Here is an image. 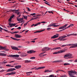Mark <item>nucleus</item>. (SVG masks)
<instances>
[{
    "label": "nucleus",
    "instance_id": "3c124183",
    "mask_svg": "<svg viewBox=\"0 0 77 77\" xmlns=\"http://www.w3.org/2000/svg\"><path fill=\"white\" fill-rule=\"evenodd\" d=\"M51 29V28H48L47 29V30H50Z\"/></svg>",
    "mask_w": 77,
    "mask_h": 77
},
{
    "label": "nucleus",
    "instance_id": "052dcab7",
    "mask_svg": "<svg viewBox=\"0 0 77 77\" xmlns=\"http://www.w3.org/2000/svg\"><path fill=\"white\" fill-rule=\"evenodd\" d=\"M17 29H21V27H19L18 28H17Z\"/></svg>",
    "mask_w": 77,
    "mask_h": 77
},
{
    "label": "nucleus",
    "instance_id": "69168bd1",
    "mask_svg": "<svg viewBox=\"0 0 77 77\" xmlns=\"http://www.w3.org/2000/svg\"><path fill=\"white\" fill-rule=\"evenodd\" d=\"M27 23H25V24H24V26H26V25H27Z\"/></svg>",
    "mask_w": 77,
    "mask_h": 77
},
{
    "label": "nucleus",
    "instance_id": "f03ea898",
    "mask_svg": "<svg viewBox=\"0 0 77 77\" xmlns=\"http://www.w3.org/2000/svg\"><path fill=\"white\" fill-rule=\"evenodd\" d=\"M72 55L71 54H66L64 56V58H65V59H69L71 58L72 57H71V56H72ZM68 57V58H67Z\"/></svg>",
    "mask_w": 77,
    "mask_h": 77
},
{
    "label": "nucleus",
    "instance_id": "9d476101",
    "mask_svg": "<svg viewBox=\"0 0 77 77\" xmlns=\"http://www.w3.org/2000/svg\"><path fill=\"white\" fill-rule=\"evenodd\" d=\"M77 47V44H75V45H72V46L70 47V48H75Z\"/></svg>",
    "mask_w": 77,
    "mask_h": 77
},
{
    "label": "nucleus",
    "instance_id": "4d7b16f0",
    "mask_svg": "<svg viewBox=\"0 0 77 77\" xmlns=\"http://www.w3.org/2000/svg\"><path fill=\"white\" fill-rule=\"evenodd\" d=\"M3 63H8V62H7V61H4L3 62Z\"/></svg>",
    "mask_w": 77,
    "mask_h": 77
},
{
    "label": "nucleus",
    "instance_id": "2eb2a0df",
    "mask_svg": "<svg viewBox=\"0 0 77 77\" xmlns=\"http://www.w3.org/2000/svg\"><path fill=\"white\" fill-rule=\"evenodd\" d=\"M11 39H13V40H15V41H20V39H18L17 38H15L12 37H11Z\"/></svg>",
    "mask_w": 77,
    "mask_h": 77
},
{
    "label": "nucleus",
    "instance_id": "6e6d98bb",
    "mask_svg": "<svg viewBox=\"0 0 77 77\" xmlns=\"http://www.w3.org/2000/svg\"><path fill=\"white\" fill-rule=\"evenodd\" d=\"M12 12V10H9V11H7V12Z\"/></svg>",
    "mask_w": 77,
    "mask_h": 77
},
{
    "label": "nucleus",
    "instance_id": "a878e982",
    "mask_svg": "<svg viewBox=\"0 0 77 77\" xmlns=\"http://www.w3.org/2000/svg\"><path fill=\"white\" fill-rule=\"evenodd\" d=\"M62 62V61L61 60H59L54 61L53 62Z\"/></svg>",
    "mask_w": 77,
    "mask_h": 77
},
{
    "label": "nucleus",
    "instance_id": "864d4df0",
    "mask_svg": "<svg viewBox=\"0 0 77 77\" xmlns=\"http://www.w3.org/2000/svg\"><path fill=\"white\" fill-rule=\"evenodd\" d=\"M14 14H13L12 16H11L10 17H11L12 18H13L14 17Z\"/></svg>",
    "mask_w": 77,
    "mask_h": 77
},
{
    "label": "nucleus",
    "instance_id": "6e6552de",
    "mask_svg": "<svg viewBox=\"0 0 77 77\" xmlns=\"http://www.w3.org/2000/svg\"><path fill=\"white\" fill-rule=\"evenodd\" d=\"M35 53V51L33 50H30L27 52V53L28 54H32V53Z\"/></svg>",
    "mask_w": 77,
    "mask_h": 77
},
{
    "label": "nucleus",
    "instance_id": "cd10ccee",
    "mask_svg": "<svg viewBox=\"0 0 77 77\" xmlns=\"http://www.w3.org/2000/svg\"><path fill=\"white\" fill-rule=\"evenodd\" d=\"M70 65V64L68 63H65L63 64V65L65 66H66V65Z\"/></svg>",
    "mask_w": 77,
    "mask_h": 77
},
{
    "label": "nucleus",
    "instance_id": "603ef678",
    "mask_svg": "<svg viewBox=\"0 0 77 77\" xmlns=\"http://www.w3.org/2000/svg\"><path fill=\"white\" fill-rule=\"evenodd\" d=\"M67 46V45H63L62 46H61V47H65V46Z\"/></svg>",
    "mask_w": 77,
    "mask_h": 77
},
{
    "label": "nucleus",
    "instance_id": "37998d69",
    "mask_svg": "<svg viewBox=\"0 0 77 77\" xmlns=\"http://www.w3.org/2000/svg\"><path fill=\"white\" fill-rule=\"evenodd\" d=\"M4 48H5V49H2V50H5V51H9V49H6V48L4 47Z\"/></svg>",
    "mask_w": 77,
    "mask_h": 77
},
{
    "label": "nucleus",
    "instance_id": "aec40b11",
    "mask_svg": "<svg viewBox=\"0 0 77 77\" xmlns=\"http://www.w3.org/2000/svg\"><path fill=\"white\" fill-rule=\"evenodd\" d=\"M4 49H5V48L0 45V50H3Z\"/></svg>",
    "mask_w": 77,
    "mask_h": 77
},
{
    "label": "nucleus",
    "instance_id": "7c9ffc66",
    "mask_svg": "<svg viewBox=\"0 0 77 77\" xmlns=\"http://www.w3.org/2000/svg\"><path fill=\"white\" fill-rule=\"evenodd\" d=\"M39 57H43V55H42V54L40 53L39 55Z\"/></svg>",
    "mask_w": 77,
    "mask_h": 77
},
{
    "label": "nucleus",
    "instance_id": "de8ad7c7",
    "mask_svg": "<svg viewBox=\"0 0 77 77\" xmlns=\"http://www.w3.org/2000/svg\"><path fill=\"white\" fill-rule=\"evenodd\" d=\"M6 66H8L9 67H10V66H11V65L9 64H8L6 65Z\"/></svg>",
    "mask_w": 77,
    "mask_h": 77
},
{
    "label": "nucleus",
    "instance_id": "7ed1b4c3",
    "mask_svg": "<svg viewBox=\"0 0 77 77\" xmlns=\"http://www.w3.org/2000/svg\"><path fill=\"white\" fill-rule=\"evenodd\" d=\"M65 51H66V50L64 49L63 50V51H62V50H61V51H58V52H55L53 53L54 54H58V53H63V52H65Z\"/></svg>",
    "mask_w": 77,
    "mask_h": 77
},
{
    "label": "nucleus",
    "instance_id": "c756f323",
    "mask_svg": "<svg viewBox=\"0 0 77 77\" xmlns=\"http://www.w3.org/2000/svg\"><path fill=\"white\" fill-rule=\"evenodd\" d=\"M72 36H77V34L73 33L71 34Z\"/></svg>",
    "mask_w": 77,
    "mask_h": 77
},
{
    "label": "nucleus",
    "instance_id": "0eeeda50",
    "mask_svg": "<svg viewBox=\"0 0 77 77\" xmlns=\"http://www.w3.org/2000/svg\"><path fill=\"white\" fill-rule=\"evenodd\" d=\"M59 35L57 34L55 35H54V36H53L51 37V39H55V38H58L59 36Z\"/></svg>",
    "mask_w": 77,
    "mask_h": 77
},
{
    "label": "nucleus",
    "instance_id": "0e129e2a",
    "mask_svg": "<svg viewBox=\"0 0 77 77\" xmlns=\"http://www.w3.org/2000/svg\"><path fill=\"white\" fill-rule=\"evenodd\" d=\"M10 32L11 33V34H14V32H11L10 31Z\"/></svg>",
    "mask_w": 77,
    "mask_h": 77
},
{
    "label": "nucleus",
    "instance_id": "f257e3e1",
    "mask_svg": "<svg viewBox=\"0 0 77 77\" xmlns=\"http://www.w3.org/2000/svg\"><path fill=\"white\" fill-rule=\"evenodd\" d=\"M66 37V35H63L59 37L57 39H55V40L57 41V40H60V41H66V40H67V39L64 38H65Z\"/></svg>",
    "mask_w": 77,
    "mask_h": 77
},
{
    "label": "nucleus",
    "instance_id": "13d9d810",
    "mask_svg": "<svg viewBox=\"0 0 77 77\" xmlns=\"http://www.w3.org/2000/svg\"><path fill=\"white\" fill-rule=\"evenodd\" d=\"M4 71V70H2L0 71V72H3Z\"/></svg>",
    "mask_w": 77,
    "mask_h": 77
},
{
    "label": "nucleus",
    "instance_id": "09e8293b",
    "mask_svg": "<svg viewBox=\"0 0 77 77\" xmlns=\"http://www.w3.org/2000/svg\"><path fill=\"white\" fill-rule=\"evenodd\" d=\"M60 71V69L57 70L56 71V72L57 73V72H59V71Z\"/></svg>",
    "mask_w": 77,
    "mask_h": 77
},
{
    "label": "nucleus",
    "instance_id": "dca6fc26",
    "mask_svg": "<svg viewBox=\"0 0 77 77\" xmlns=\"http://www.w3.org/2000/svg\"><path fill=\"white\" fill-rule=\"evenodd\" d=\"M0 56H6L7 55L4 53H0Z\"/></svg>",
    "mask_w": 77,
    "mask_h": 77
},
{
    "label": "nucleus",
    "instance_id": "4be33fe9",
    "mask_svg": "<svg viewBox=\"0 0 77 77\" xmlns=\"http://www.w3.org/2000/svg\"><path fill=\"white\" fill-rule=\"evenodd\" d=\"M50 49H51V48H49L48 47H45V50L46 51L49 50H50Z\"/></svg>",
    "mask_w": 77,
    "mask_h": 77
},
{
    "label": "nucleus",
    "instance_id": "b1692460",
    "mask_svg": "<svg viewBox=\"0 0 77 77\" xmlns=\"http://www.w3.org/2000/svg\"><path fill=\"white\" fill-rule=\"evenodd\" d=\"M74 26V24H71L69 26H68L67 28V29L68 28H69V27H72V26Z\"/></svg>",
    "mask_w": 77,
    "mask_h": 77
},
{
    "label": "nucleus",
    "instance_id": "680f3d73",
    "mask_svg": "<svg viewBox=\"0 0 77 77\" xmlns=\"http://www.w3.org/2000/svg\"><path fill=\"white\" fill-rule=\"evenodd\" d=\"M29 8H27V9H28V11H30V10L29 9Z\"/></svg>",
    "mask_w": 77,
    "mask_h": 77
},
{
    "label": "nucleus",
    "instance_id": "423d86ee",
    "mask_svg": "<svg viewBox=\"0 0 77 77\" xmlns=\"http://www.w3.org/2000/svg\"><path fill=\"white\" fill-rule=\"evenodd\" d=\"M11 47L12 50H16L17 51L20 50L18 48L16 47L11 46Z\"/></svg>",
    "mask_w": 77,
    "mask_h": 77
},
{
    "label": "nucleus",
    "instance_id": "8fccbe9b",
    "mask_svg": "<svg viewBox=\"0 0 77 77\" xmlns=\"http://www.w3.org/2000/svg\"><path fill=\"white\" fill-rule=\"evenodd\" d=\"M48 77H54V76L53 75H51Z\"/></svg>",
    "mask_w": 77,
    "mask_h": 77
},
{
    "label": "nucleus",
    "instance_id": "f704fd0d",
    "mask_svg": "<svg viewBox=\"0 0 77 77\" xmlns=\"http://www.w3.org/2000/svg\"><path fill=\"white\" fill-rule=\"evenodd\" d=\"M71 35V34H70L69 35H67V36H66V37L65 38H67V37H69V36H70Z\"/></svg>",
    "mask_w": 77,
    "mask_h": 77
},
{
    "label": "nucleus",
    "instance_id": "49530a36",
    "mask_svg": "<svg viewBox=\"0 0 77 77\" xmlns=\"http://www.w3.org/2000/svg\"><path fill=\"white\" fill-rule=\"evenodd\" d=\"M35 14H36L35 13H33V14H30V15H32V16H33V15H35Z\"/></svg>",
    "mask_w": 77,
    "mask_h": 77
},
{
    "label": "nucleus",
    "instance_id": "ea45409f",
    "mask_svg": "<svg viewBox=\"0 0 77 77\" xmlns=\"http://www.w3.org/2000/svg\"><path fill=\"white\" fill-rule=\"evenodd\" d=\"M45 4L47 5H48V6H51V5H50L49 4H48V3H47V2H45Z\"/></svg>",
    "mask_w": 77,
    "mask_h": 77
},
{
    "label": "nucleus",
    "instance_id": "c03bdc74",
    "mask_svg": "<svg viewBox=\"0 0 77 77\" xmlns=\"http://www.w3.org/2000/svg\"><path fill=\"white\" fill-rule=\"evenodd\" d=\"M4 30V31H5V32H9V31H8V30H6L4 29H3Z\"/></svg>",
    "mask_w": 77,
    "mask_h": 77
},
{
    "label": "nucleus",
    "instance_id": "338daca9",
    "mask_svg": "<svg viewBox=\"0 0 77 77\" xmlns=\"http://www.w3.org/2000/svg\"><path fill=\"white\" fill-rule=\"evenodd\" d=\"M46 53V52H42L41 53V54H44V53Z\"/></svg>",
    "mask_w": 77,
    "mask_h": 77
},
{
    "label": "nucleus",
    "instance_id": "a19ab883",
    "mask_svg": "<svg viewBox=\"0 0 77 77\" xmlns=\"http://www.w3.org/2000/svg\"><path fill=\"white\" fill-rule=\"evenodd\" d=\"M12 18H11L10 17V18H9V21H12Z\"/></svg>",
    "mask_w": 77,
    "mask_h": 77
},
{
    "label": "nucleus",
    "instance_id": "72a5a7b5",
    "mask_svg": "<svg viewBox=\"0 0 77 77\" xmlns=\"http://www.w3.org/2000/svg\"><path fill=\"white\" fill-rule=\"evenodd\" d=\"M49 72V70H45V71H44V72Z\"/></svg>",
    "mask_w": 77,
    "mask_h": 77
},
{
    "label": "nucleus",
    "instance_id": "393cba45",
    "mask_svg": "<svg viewBox=\"0 0 77 77\" xmlns=\"http://www.w3.org/2000/svg\"><path fill=\"white\" fill-rule=\"evenodd\" d=\"M45 67V66L41 67L38 68V69H44Z\"/></svg>",
    "mask_w": 77,
    "mask_h": 77
},
{
    "label": "nucleus",
    "instance_id": "6ab92c4d",
    "mask_svg": "<svg viewBox=\"0 0 77 77\" xmlns=\"http://www.w3.org/2000/svg\"><path fill=\"white\" fill-rule=\"evenodd\" d=\"M32 62V61L30 60H25V63H29V62Z\"/></svg>",
    "mask_w": 77,
    "mask_h": 77
},
{
    "label": "nucleus",
    "instance_id": "c85d7f7f",
    "mask_svg": "<svg viewBox=\"0 0 77 77\" xmlns=\"http://www.w3.org/2000/svg\"><path fill=\"white\" fill-rule=\"evenodd\" d=\"M64 28H65L64 27V26H63L59 27V29H64Z\"/></svg>",
    "mask_w": 77,
    "mask_h": 77
},
{
    "label": "nucleus",
    "instance_id": "5fc2aeb1",
    "mask_svg": "<svg viewBox=\"0 0 77 77\" xmlns=\"http://www.w3.org/2000/svg\"><path fill=\"white\" fill-rule=\"evenodd\" d=\"M21 56H22L23 57H25V56H27V55H21Z\"/></svg>",
    "mask_w": 77,
    "mask_h": 77
},
{
    "label": "nucleus",
    "instance_id": "412c9836",
    "mask_svg": "<svg viewBox=\"0 0 77 77\" xmlns=\"http://www.w3.org/2000/svg\"><path fill=\"white\" fill-rule=\"evenodd\" d=\"M11 71H12V68L8 69L7 71V72H11Z\"/></svg>",
    "mask_w": 77,
    "mask_h": 77
},
{
    "label": "nucleus",
    "instance_id": "2f4dec72",
    "mask_svg": "<svg viewBox=\"0 0 77 77\" xmlns=\"http://www.w3.org/2000/svg\"><path fill=\"white\" fill-rule=\"evenodd\" d=\"M42 51H43V52L44 51H46L45 50V48H44L43 49H42Z\"/></svg>",
    "mask_w": 77,
    "mask_h": 77
},
{
    "label": "nucleus",
    "instance_id": "1a4fd4ad",
    "mask_svg": "<svg viewBox=\"0 0 77 77\" xmlns=\"http://www.w3.org/2000/svg\"><path fill=\"white\" fill-rule=\"evenodd\" d=\"M55 24H56V23H54L52 24H51L50 26H51H51H54V27H56L59 26L58 25H56Z\"/></svg>",
    "mask_w": 77,
    "mask_h": 77
},
{
    "label": "nucleus",
    "instance_id": "4468645a",
    "mask_svg": "<svg viewBox=\"0 0 77 77\" xmlns=\"http://www.w3.org/2000/svg\"><path fill=\"white\" fill-rule=\"evenodd\" d=\"M16 74V72H12L11 73H8V75H12V74Z\"/></svg>",
    "mask_w": 77,
    "mask_h": 77
},
{
    "label": "nucleus",
    "instance_id": "f8f14e48",
    "mask_svg": "<svg viewBox=\"0 0 77 77\" xmlns=\"http://www.w3.org/2000/svg\"><path fill=\"white\" fill-rule=\"evenodd\" d=\"M39 24H41V23H36V24H33L31 26V27H33V26H38V25H39Z\"/></svg>",
    "mask_w": 77,
    "mask_h": 77
},
{
    "label": "nucleus",
    "instance_id": "a211bd4d",
    "mask_svg": "<svg viewBox=\"0 0 77 77\" xmlns=\"http://www.w3.org/2000/svg\"><path fill=\"white\" fill-rule=\"evenodd\" d=\"M45 30H43L40 31H36L34 33H40V32H43V31H44Z\"/></svg>",
    "mask_w": 77,
    "mask_h": 77
},
{
    "label": "nucleus",
    "instance_id": "20e7f679",
    "mask_svg": "<svg viewBox=\"0 0 77 77\" xmlns=\"http://www.w3.org/2000/svg\"><path fill=\"white\" fill-rule=\"evenodd\" d=\"M9 57H18L20 56L18 55H10L8 56Z\"/></svg>",
    "mask_w": 77,
    "mask_h": 77
},
{
    "label": "nucleus",
    "instance_id": "f3484780",
    "mask_svg": "<svg viewBox=\"0 0 77 77\" xmlns=\"http://www.w3.org/2000/svg\"><path fill=\"white\" fill-rule=\"evenodd\" d=\"M15 25H16L15 23H11V24L10 27H13V26H15Z\"/></svg>",
    "mask_w": 77,
    "mask_h": 77
},
{
    "label": "nucleus",
    "instance_id": "79ce46f5",
    "mask_svg": "<svg viewBox=\"0 0 77 77\" xmlns=\"http://www.w3.org/2000/svg\"><path fill=\"white\" fill-rule=\"evenodd\" d=\"M69 45L70 46H71V45H75V44H69V45Z\"/></svg>",
    "mask_w": 77,
    "mask_h": 77
},
{
    "label": "nucleus",
    "instance_id": "e2e57ef3",
    "mask_svg": "<svg viewBox=\"0 0 77 77\" xmlns=\"http://www.w3.org/2000/svg\"><path fill=\"white\" fill-rule=\"evenodd\" d=\"M31 42H33L34 43V42H35V40L32 41Z\"/></svg>",
    "mask_w": 77,
    "mask_h": 77
},
{
    "label": "nucleus",
    "instance_id": "774afa93",
    "mask_svg": "<svg viewBox=\"0 0 77 77\" xmlns=\"http://www.w3.org/2000/svg\"><path fill=\"white\" fill-rule=\"evenodd\" d=\"M46 23V22H44V21L41 22V23Z\"/></svg>",
    "mask_w": 77,
    "mask_h": 77
},
{
    "label": "nucleus",
    "instance_id": "bb28decb",
    "mask_svg": "<svg viewBox=\"0 0 77 77\" xmlns=\"http://www.w3.org/2000/svg\"><path fill=\"white\" fill-rule=\"evenodd\" d=\"M60 49H61V48H60V47H58L56 48V50H60Z\"/></svg>",
    "mask_w": 77,
    "mask_h": 77
},
{
    "label": "nucleus",
    "instance_id": "58836bf2",
    "mask_svg": "<svg viewBox=\"0 0 77 77\" xmlns=\"http://www.w3.org/2000/svg\"><path fill=\"white\" fill-rule=\"evenodd\" d=\"M23 16V18H24V19H27V16Z\"/></svg>",
    "mask_w": 77,
    "mask_h": 77
},
{
    "label": "nucleus",
    "instance_id": "473e14b6",
    "mask_svg": "<svg viewBox=\"0 0 77 77\" xmlns=\"http://www.w3.org/2000/svg\"><path fill=\"white\" fill-rule=\"evenodd\" d=\"M61 77H67V76H66V75H63L62 76H60Z\"/></svg>",
    "mask_w": 77,
    "mask_h": 77
},
{
    "label": "nucleus",
    "instance_id": "c9c22d12",
    "mask_svg": "<svg viewBox=\"0 0 77 77\" xmlns=\"http://www.w3.org/2000/svg\"><path fill=\"white\" fill-rule=\"evenodd\" d=\"M30 59H35V57H31L30 58Z\"/></svg>",
    "mask_w": 77,
    "mask_h": 77
},
{
    "label": "nucleus",
    "instance_id": "5701e85b",
    "mask_svg": "<svg viewBox=\"0 0 77 77\" xmlns=\"http://www.w3.org/2000/svg\"><path fill=\"white\" fill-rule=\"evenodd\" d=\"M37 18H38V17H36V18H32V19L29 21H32V20H37Z\"/></svg>",
    "mask_w": 77,
    "mask_h": 77
},
{
    "label": "nucleus",
    "instance_id": "9b49d317",
    "mask_svg": "<svg viewBox=\"0 0 77 77\" xmlns=\"http://www.w3.org/2000/svg\"><path fill=\"white\" fill-rule=\"evenodd\" d=\"M14 36H15L16 38H20L21 37L20 35L18 34H15Z\"/></svg>",
    "mask_w": 77,
    "mask_h": 77
},
{
    "label": "nucleus",
    "instance_id": "bf43d9fd",
    "mask_svg": "<svg viewBox=\"0 0 77 77\" xmlns=\"http://www.w3.org/2000/svg\"><path fill=\"white\" fill-rule=\"evenodd\" d=\"M68 29L67 27H66V28H65L64 29H63L62 30L63 31V30H65L66 29Z\"/></svg>",
    "mask_w": 77,
    "mask_h": 77
},
{
    "label": "nucleus",
    "instance_id": "ddd939ff",
    "mask_svg": "<svg viewBox=\"0 0 77 77\" xmlns=\"http://www.w3.org/2000/svg\"><path fill=\"white\" fill-rule=\"evenodd\" d=\"M21 67V66L20 65L16 66H15V68H16V69H19V68H20Z\"/></svg>",
    "mask_w": 77,
    "mask_h": 77
},
{
    "label": "nucleus",
    "instance_id": "e433bc0d",
    "mask_svg": "<svg viewBox=\"0 0 77 77\" xmlns=\"http://www.w3.org/2000/svg\"><path fill=\"white\" fill-rule=\"evenodd\" d=\"M68 25V24H66L63 26H64V28H65V27H66V26H67V25Z\"/></svg>",
    "mask_w": 77,
    "mask_h": 77
},
{
    "label": "nucleus",
    "instance_id": "a18cd8bd",
    "mask_svg": "<svg viewBox=\"0 0 77 77\" xmlns=\"http://www.w3.org/2000/svg\"><path fill=\"white\" fill-rule=\"evenodd\" d=\"M11 21H10L9 23H8V25L9 26H11Z\"/></svg>",
    "mask_w": 77,
    "mask_h": 77
},
{
    "label": "nucleus",
    "instance_id": "39448f33",
    "mask_svg": "<svg viewBox=\"0 0 77 77\" xmlns=\"http://www.w3.org/2000/svg\"><path fill=\"white\" fill-rule=\"evenodd\" d=\"M12 11L13 12H14V13L17 14V15H18L20 14V12H19L18 10H12Z\"/></svg>",
    "mask_w": 77,
    "mask_h": 77
},
{
    "label": "nucleus",
    "instance_id": "4c0bfd02",
    "mask_svg": "<svg viewBox=\"0 0 77 77\" xmlns=\"http://www.w3.org/2000/svg\"><path fill=\"white\" fill-rule=\"evenodd\" d=\"M16 69H15V68H11V70H12V71H13L15 70Z\"/></svg>",
    "mask_w": 77,
    "mask_h": 77
}]
</instances>
